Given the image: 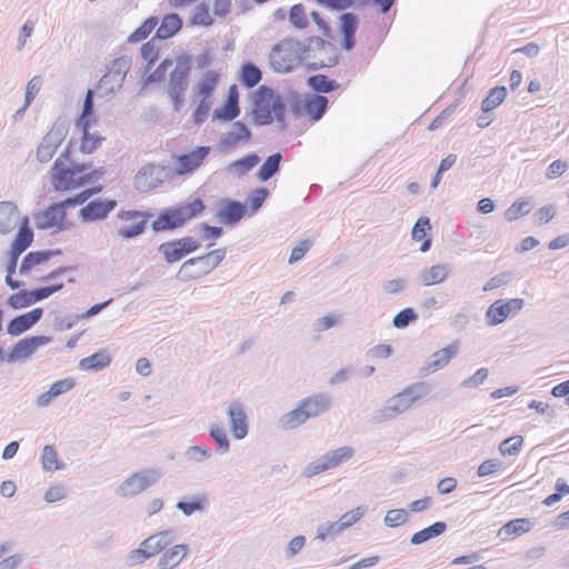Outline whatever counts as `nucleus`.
Instances as JSON below:
<instances>
[{"label": "nucleus", "instance_id": "obj_44", "mask_svg": "<svg viewBox=\"0 0 569 569\" xmlns=\"http://www.w3.org/2000/svg\"><path fill=\"white\" fill-rule=\"evenodd\" d=\"M261 78L262 73L253 62L247 61L241 66L240 81L246 88H253L261 81Z\"/></svg>", "mask_w": 569, "mask_h": 569}, {"label": "nucleus", "instance_id": "obj_33", "mask_svg": "<svg viewBox=\"0 0 569 569\" xmlns=\"http://www.w3.org/2000/svg\"><path fill=\"white\" fill-rule=\"evenodd\" d=\"M449 273L446 264H435L428 269H423L418 273V279L423 286H432L443 282Z\"/></svg>", "mask_w": 569, "mask_h": 569}, {"label": "nucleus", "instance_id": "obj_62", "mask_svg": "<svg viewBox=\"0 0 569 569\" xmlns=\"http://www.w3.org/2000/svg\"><path fill=\"white\" fill-rule=\"evenodd\" d=\"M343 530L345 529L339 523V520L336 522H327L318 526L315 539L325 540L327 537H335L341 533Z\"/></svg>", "mask_w": 569, "mask_h": 569}, {"label": "nucleus", "instance_id": "obj_23", "mask_svg": "<svg viewBox=\"0 0 569 569\" xmlns=\"http://www.w3.org/2000/svg\"><path fill=\"white\" fill-rule=\"evenodd\" d=\"M359 27V18L353 12H345L339 16V30L342 36L341 48L350 51L356 46V32Z\"/></svg>", "mask_w": 569, "mask_h": 569}, {"label": "nucleus", "instance_id": "obj_40", "mask_svg": "<svg viewBox=\"0 0 569 569\" xmlns=\"http://www.w3.org/2000/svg\"><path fill=\"white\" fill-rule=\"evenodd\" d=\"M82 137H81V144L80 150L83 153H92L96 151L99 146L101 144V141L103 140V137L98 134L97 132L91 133L89 131L90 124H86V122L82 120L80 128Z\"/></svg>", "mask_w": 569, "mask_h": 569}, {"label": "nucleus", "instance_id": "obj_22", "mask_svg": "<svg viewBox=\"0 0 569 569\" xmlns=\"http://www.w3.org/2000/svg\"><path fill=\"white\" fill-rule=\"evenodd\" d=\"M210 151L209 147H197L189 153L181 154L172 164L177 171V177L196 170Z\"/></svg>", "mask_w": 569, "mask_h": 569}, {"label": "nucleus", "instance_id": "obj_61", "mask_svg": "<svg viewBox=\"0 0 569 569\" xmlns=\"http://www.w3.org/2000/svg\"><path fill=\"white\" fill-rule=\"evenodd\" d=\"M418 319V315L412 308L400 310L392 320V325L398 329H403Z\"/></svg>", "mask_w": 569, "mask_h": 569}, {"label": "nucleus", "instance_id": "obj_56", "mask_svg": "<svg viewBox=\"0 0 569 569\" xmlns=\"http://www.w3.org/2000/svg\"><path fill=\"white\" fill-rule=\"evenodd\" d=\"M530 210L531 203L529 200L516 201L506 211V219L508 221H515L528 214Z\"/></svg>", "mask_w": 569, "mask_h": 569}, {"label": "nucleus", "instance_id": "obj_26", "mask_svg": "<svg viewBox=\"0 0 569 569\" xmlns=\"http://www.w3.org/2000/svg\"><path fill=\"white\" fill-rule=\"evenodd\" d=\"M251 136L252 133L247 124L241 121H236L232 123L231 130L220 138L219 148L222 150L231 149L242 140H250Z\"/></svg>", "mask_w": 569, "mask_h": 569}, {"label": "nucleus", "instance_id": "obj_2", "mask_svg": "<svg viewBox=\"0 0 569 569\" xmlns=\"http://www.w3.org/2000/svg\"><path fill=\"white\" fill-rule=\"evenodd\" d=\"M204 208L203 201L198 198L189 203L164 209L152 221L151 229L154 232L174 230L200 214Z\"/></svg>", "mask_w": 569, "mask_h": 569}, {"label": "nucleus", "instance_id": "obj_19", "mask_svg": "<svg viewBox=\"0 0 569 569\" xmlns=\"http://www.w3.org/2000/svg\"><path fill=\"white\" fill-rule=\"evenodd\" d=\"M114 199H96L88 202L79 210V217L83 222L103 220L117 207Z\"/></svg>", "mask_w": 569, "mask_h": 569}, {"label": "nucleus", "instance_id": "obj_39", "mask_svg": "<svg viewBox=\"0 0 569 569\" xmlns=\"http://www.w3.org/2000/svg\"><path fill=\"white\" fill-rule=\"evenodd\" d=\"M447 529L446 522L437 521L429 527L421 529L413 533L410 538L412 545H420L427 542L430 539L441 536Z\"/></svg>", "mask_w": 569, "mask_h": 569}, {"label": "nucleus", "instance_id": "obj_46", "mask_svg": "<svg viewBox=\"0 0 569 569\" xmlns=\"http://www.w3.org/2000/svg\"><path fill=\"white\" fill-rule=\"evenodd\" d=\"M507 97V88L503 86L495 87L481 102V110L488 113L500 106Z\"/></svg>", "mask_w": 569, "mask_h": 569}, {"label": "nucleus", "instance_id": "obj_38", "mask_svg": "<svg viewBox=\"0 0 569 569\" xmlns=\"http://www.w3.org/2000/svg\"><path fill=\"white\" fill-rule=\"evenodd\" d=\"M281 161L282 154L280 152H276L267 157L257 172V178L262 182L271 179L276 173L279 172Z\"/></svg>", "mask_w": 569, "mask_h": 569}, {"label": "nucleus", "instance_id": "obj_57", "mask_svg": "<svg viewBox=\"0 0 569 569\" xmlns=\"http://www.w3.org/2000/svg\"><path fill=\"white\" fill-rule=\"evenodd\" d=\"M172 63L173 61L170 58L162 60L159 66L144 78L143 84L149 86L162 81L166 77L167 70L172 66Z\"/></svg>", "mask_w": 569, "mask_h": 569}, {"label": "nucleus", "instance_id": "obj_1", "mask_svg": "<svg viewBox=\"0 0 569 569\" xmlns=\"http://www.w3.org/2000/svg\"><path fill=\"white\" fill-rule=\"evenodd\" d=\"M430 390V386L422 381L407 386L385 402L383 407L373 415V422L381 423L396 418L409 409L416 400L428 395Z\"/></svg>", "mask_w": 569, "mask_h": 569}, {"label": "nucleus", "instance_id": "obj_28", "mask_svg": "<svg viewBox=\"0 0 569 569\" xmlns=\"http://www.w3.org/2000/svg\"><path fill=\"white\" fill-rule=\"evenodd\" d=\"M458 346L456 342L450 343L441 350L436 351L431 355V357L426 361L425 366L421 368V371L425 372H435L441 368H443L450 359L457 353Z\"/></svg>", "mask_w": 569, "mask_h": 569}, {"label": "nucleus", "instance_id": "obj_60", "mask_svg": "<svg viewBox=\"0 0 569 569\" xmlns=\"http://www.w3.org/2000/svg\"><path fill=\"white\" fill-rule=\"evenodd\" d=\"M210 436L218 445V451L220 453H226L229 451L230 442L227 436L224 428L220 426H211Z\"/></svg>", "mask_w": 569, "mask_h": 569}, {"label": "nucleus", "instance_id": "obj_18", "mask_svg": "<svg viewBox=\"0 0 569 569\" xmlns=\"http://www.w3.org/2000/svg\"><path fill=\"white\" fill-rule=\"evenodd\" d=\"M67 204L64 201L50 204L46 210L34 216V222L38 229H50L58 227L63 230L61 222L66 219Z\"/></svg>", "mask_w": 569, "mask_h": 569}, {"label": "nucleus", "instance_id": "obj_63", "mask_svg": "<svg viewBox=\"0 0 569 569\" xmlns=\"http://www.w3.org/2000/svg\"><path fill=\"white\" fill-rule=\"evenodd\" d=\"M29 290H20L8 299V305L13 309L27 308L33 305Z\"/></svg>", "mask_w": 569, "mask_h": 569}, {"label": "nucleus", "instance_id": "obj_34", "mask_svg": "<svg viewBox=\"0 0 569 569\" xmlns=\"http://www.w3.org/2000/svg\"><path fill=\"white\" fill-rule=\"evenodd\" d=\"M111 362V357L107 349H101L93 355L86 357L79 361V369L86 371H99L108 367Z\"/></svg>", "mask_w": 569, "mask_h": 569}, {"label": "nucleus", "instance_id": "obj_9", "mask_svg": "<svg viewBox=\"0 0 569 569\" xmlns=\"http://www.w3.org/2000/svg\"><path fill=\"white\" fill-rule=\"evenodd\" d=\"M353 455L355 449L350 446H343L335 450L327 451L316 460L308 463L302 471V476L305 478H312L321 472L337 468L351 459Z\"/></svg>", "mask_w": 569, "mask_h": 569}, {"label": "nucleus", "instance_id": "obj_47", "mask_svg": "<svg viewBox=\"0 0 569 569\" xmlns=\"http://www.w3.org/2000/svg\"><path fill=\"white\" fill-rule=\"evenodd\" d=\"M307 84L316 92L328 93L335 91L339 83L325 74H315L308 78Z\"/></svg>", "mask_w": 569, "mask_h": 569}, {"label": "nucleus", "instance_id": "obj_10", "mask_svg": "<svg viewBox=\"0 0 569 569\" xmlns=\"http://www.w3.org/2000/svg\"><path fill=\"white\" fill-rule=\"evenodd\" d=\"M131 60L128 57H119L112 61L107 74L99 81V90L102 97H112L122 88L126 76L130 69Z\"/></svg>", "mask_w": 569, "mask_h": 569}, {"label": "nucleus", "instance_id": "obj_11", "mask_svg": "<svg viewBox=\"0 0 569 569\" xmlns=\"http://www.w3.org/2000/svg\"><path fill=\"white\" fill-rule=\"evenodd\" d=\"M159 469H147L138 471L126 478L117 489L120 497H133L153 486L161 478Z\"/></svg>", "mask_w": 569, "mask_h": 569}, {"label": "nucleus", "instance_id": "obj_12", "mask_svg": "<svg viewBox=\"0 0 569 569\" xmlns=\"http://www.w3.org/2000/svg\"><path fill=\"white\" fill-rule=\"evenodd\" d=\"M200 242L192 237H183L161 243L158 251L163 254L167 263H174L182 260L188 254L197 251Z\"/></svg>", "mask_w": 569, "mask_h": 569}, {"label": "nucleus", "instance_id": "obj_43", "mask_svg": "<svg viewBox=\"0 0 569 569\" xmlns=\"http://www.w3.org/2000/svg\"><path fill=\"white\" fill-rule=\"evenodd\" d=\"M218 81L219 76L217 72L212 70L204 72L196 87L197 96L200 98L210 99L218 84Z\"/></svg>", "mask_w": 569, "mask_h": 569}, {"label": "nucleus", "instance_id": "obj_49", "mask_svg": "<svg viewBox=\"0 0 569 569\" xmlns=\"http://www.w3.org/2000/svg\"><path fill=\"white\" fill-rule=\"evenodd\" d=\"M41 465L44 471L63 469V463L59 460L56 449L47 445L44 446L41 455Z\"/></svg>", "mask_w": 569, "mask_h": 569}, {"label": "nucleus", "instance_id": "obj_8", "mask_svg": "<svg viewBox=\"0 0 569 569\" xmlns=\"http://www.w3.org/2000/svg\"><path fill=\"white\" fill-rule=\"evenodd\" d=\"M288 104L295 117L307 114L311 120H320L327 111L328 98L321 94L302 97L296 91H288Z\"/></svg>", "mask_w": 569, "mask_h": 569}, {"label": "nucleus", "instance_id": "obj_17", "mask_svg": "<svg viewBox=\"0 0 569 569\" xmlns=\"http://www.w3.org/2000/svg\"><path fill=\"white\" fill-rule=\"evenodd\" d=\"M247 213V206L238 200L224 198L219 201L216 212L217 219L226 224L236 226Z\"/></svg>", "mask_w": 569, "mask_h": 569}, {"label": "nucleus", "instance_id": "obj_5", "mask_svg": "<svg viewBox=\"0 0 569 569\" xmlns=\"http://www.w3.org/2000/svg\"><path fill=\"white\" fill-rule=\"evenodd\" d=\"M190 72L191 57L183 53L177 58L176 67L169 73V81L166 88L174 111H179L183 104V94L189 86Z\"/></svg>", "mask_w": 569, "mask_h": 569}, {"label": "nucleus", "instance_id": "obj_4", "mask_svg": "<svg viewBox=\"0 0 569 569\" xmlns=\"http://www.w3.org/2000/svg\"><path fill=\"white\" fill-rule=\"evenodd\" d=\"M302 42L293 38H284L277 43L270 54L269 62L276 72L287 73L305 63Z\"/></svg>", "mask_w": 569, "mask_h": 569}, {"label": "nucleus", "instance_id": "obj_27", "mask_svg": "<svg viewBox=\"0 0 569 569\" xmlns=\"http://www.w3.org/2000/svg\"><path fill=\"white\" fill-rule=\"evenodd\" d=\"M206 266L203 256L191 258L181 264L177 278L181 281L197 279L210 272L209 269L204 268Z\"/></svg>", "mask_w": 569, "mask_h": 569}, {"label": "nucleus", "instance_id": "obj_21", "mask_svg": "<svg viewBox=\"0 0 569 569\" xmlns=\"http://www.w3.org/2000/svg\"><path fill=\"white\" fill-rule=\"evenodd\" d=\"M308 419H313L328 412L332 406V398L326 392H317L299 401Z\"/></svg>", "mask_w": 569, "mask_h": 569}, {"label": "nucleus", "instance_id": "obj_41", "mask_svg": "<svg viewBox=\"0 0 569 569\" xmlns=\"http://www.w3.org/2000/svg\"><path fill=\"white\" fill-rule=\"evenodd\" d=\"M259 162L260 157L257 153H249L231 162L228 167V171L240 178L252 170Z\"/></svg>", "mask_w": 569, "mask_h": 569}, {"label": "nucleus", "instance_id": "obj_36", "mask_svg": "<svg viewBox=\"0 0 569 569\" xmlns=\"http://www.w3.org/2000/svg\"><path fill=\"white\" fill-rule=\"evenodd\" d=\"M308 420L307 413L298 402L297 407L286 413H283L278 420V427L283 430H292Z\"/></svg>", "mask_w": 569, "mask_h": 569}, {"label": "nucleus", "instance_id": "obj_3", "mask_svg": "<svg viewBox=\"0 0 569 569\" xmlns=\"http://www.w3.org/2000/svg\"><path fill=\"white\" fill-rule=\"evenodd\" d=\"M303 46L305 64L308 70L333 67L339 61L337 47L320 37H309Z\"/></svg>", "mask_w": 569, "mask_h": 569}, {"label": "nucleus", "instance_id": "obj_53", "mask_svg": "<svg viewBox=\"0 0 569 569\" xmlns=\"http://www.w3.org/2000/svg\"><path fill=\"white\" fill-rule=\"evenodd\" d=\"M193 26L209 27L213 23V18L210 14L209 4L201 2L196 7L194 13L191 18Z\"/></svg>", "mask_w": 569, "mask_h": 569}, {"label": "nucleus", "instance_id": "obj_58", "mask_svg": "<svg viewBox=\"0 0 569 569\" xmlns=\"http://www.w3.org/2000/svg\"><path fill=\"white\" fill-rule=\"evenodd\" d=\"M268 196L269 190L267 188H258L247 198L244 204H249L250 214H254L262 207Z\"/></svg>", "mask_w": 569, "mask_h": 569}, {"label": "nucleus", "instance_id": "obj_35", "mask_svg": "<svg viewBox=\"0 0 569 569\" xmlns=\"http://www.w3.org/2000/svg\"><path fill=\"white\" fill-rule=\"evenodd\" d=\"M188 551L187 545H176L162 553L158 561L160 569H173L186 557Z\"/></svg>", "mask_w": 569, "mask_h": 569}, {"label": "nucleus", "instance_id": "obj_42", "mask_svg": "<svg viewBox=\"0 0 569 569\" xmlns=\"http://www.w3.org/2000/svg\"><path fill=\"white\" fill-rule=\"evenodd\" d=\"M208 507V498L204 495H198L190 500H179L176 508L184 516L189 517L197 511H203Z\"/></svg>", "mask_w": 569, "mask_h": 569}, {"label": "nucleus", "instance_id": "obj_14", "mask_svg": "<svg viewBox=\"0 0 569 569\" xmlns=\"http://www.w3.org/2000/svg\"><path fill=\"white\" fill-rule=\"evenodd\" d=\"M273 99V90L267 86H260L256 93L252 110L253 120L257 126H268L273 122L271 114V103Z\"/></svg>", "mask_w": 569, "mask_h": 569}, {"label": "nucleus", "instance_id": "obj_24", "mask_svg": "<svg viewBox=\"0 0 569 569\" xmlns=\"http://www.w3.org/2000/svg\"><path fill=\"white\" fill-rule=\"evenodd\" d=\"M42 308H34L29 312L14 317L7 326V333L10 336L22 335L38 323L42 318Z\"/></svg>", "mask_w": 569, "mask_h": 569}, {"label": "nucleus", "instance_id": "obj_31", "mask_svg": "<svg viewBox=\"0 0 569 569\" xmlns=\"http://www.w3.org/2000/svg\"><path fill=\"white\" fill-rule=\"evenodd\" d=\"M61 250L32 251L24 256L19 268L20 274H27L34 266L48 261L51 257L60 254Z\"/></svg>", "mask_w": 569, "mask_h": 569}, {"label": "nucleus", "instance_id": "obj_16", "mask_svg": "<svg viewBox=\"0 0 569 569\" xmlns=\"http://www.w3.org/2000/svg\"><path fill=\"white\" fill-rule=\"evenodd\" d=\"M52 338L48 336H32L19 340L8 352L6 361L9 363L16 361H26L29 359L38 348L51 342Z\"/></svg>", "mask_w": 569, "mask_h": 569}, {"label": "nucleus", "instance_id": "obj_15", "mask_svg": "<svg viewBox=\"0 0 569 569\" xmlns=\"http://www.w3.org/2000/svg\"><path fill=\"white\" fill-rule=\"evenodd\" d=\"M66 134L67 128L64 127V124L54 123L38 146L36 154L37 159L42 163L50 161L58 147L64 140Z\"/></svg>", "mask_w": 569, "mask_h": 569}, {"label": "nucleus", "instance_id": "obj_50", "mask_svg": "<svg viewBox=\"0 0 569 569\" xmlns=\"http://www.w3.org/2000/svg\"><path fill=\"white\" fill-rule=\"evenodd\" d=\"M240 113L239 103H233L232 100H226L221 108H217L212 113L213 120L232 121Z\"/></svg>", "mask_w": 569, "mask_h": 569}, {"label": "nucleus", "instance_id": "obj_25", "mask_svg": "<svg viewBox=\"0 0 569 569\" xmlns=\"http://www.w3.org/2000/svg\"><path fill=\"white\" fill-rule=\"evenodd\" d=\"M177 538V532L173 529L163 530L144 539L141 545L146 549L149 558L162 551Z\"/></svg>", "mask_w": 569, "mask_h": 569}, {"label": "nucleus", "instance_id": "obj_52", "mask_svg": "<svg viewBox=\"0 0 569 569\" xmlns=\"http://www.w3.org/2000/svg\"><path fill=\"white\" fill-rule=\"evenodd\" d=\"M289 22L297 29H305L309 24V20L305 12V7L301 3H297L291 7L288 13Z\"/></svg>", "mask_w": 569, "mask_h": 569}, {"label": "nucleus", "instance_id": "obj_45", "mask_svg": "<svg viewBox=\"0 0 569 569\" xmlns=\"http://www.w3.org/2000/svg\"><path fill=\"white\" fill-rule=\"evenodd\" d=\"M288 104V92L286 96L274 94L271 103V114L273 120L276 119L281 130L287 129V122L284 118L286 109Z\"/></svg>", "mask_w": 569, "mask_h": 569}, {"label": "nucleus", "instance_id": "obj_30", "mask_svg": "<svg viewBox=\"0 0 569 569\" xmlns=\"http://www.w3.org/2000/svg\"><path fill=\"white\" fill-rule=\"evenodd\" d=\"M33 236L34 234L30 227L29 217L24 216L20 221V226L11 244V249L23 253L31 246Z\"/></svg>", "mask_w": 569, "mask_h": 569}, {"label": "nucleus", "instance_id": "obj_48", "mask_svg": "<svg viewBox=\"0 0 569 569\" xmlns=\"http://www.w3.org/2000/svg\"><path fill=\"white\" fill-rule=\"evenodd\" d=\"M104 173V168L100 167L80 177H77V174H72L71 179H67V182L71 184L68 187V190L77 189L88 183H93L98 181L100 178H102Z\"/></svg>", "mask_w": 569, "mask_h": 569}, {"label": "nucleus", "instance_id": "obj_29", "mask_svg": "<svg viewBox=\"0 0 569 569\" xmlns=\"http://www.w3.org/2000/svg\"><path fill=\"white\" fill-rule=\"evenodd\" d=\"M19 221L18 207L11 201L0 202V233L7 234L16 229Z\"/></svg>", "mask_w": 569, "mask_h": 569}, {"label": "nucleus", "instance_id": "obj_51", "mask_svg": "<svg viewBox=\"0 0 569 569\" xmlns=\"http://www.w3.org/2000/svg\"><path fill=\"white\" fill-rule=\"evenodd\" d=\"M158 22L157 17L147 18L143 23L129 36L128 42L134 43L144 40L157 27Z\"/></svg>", "mask_w": 569, "mask_h": 569}, {"label": "nucleus", "instance_id": "obj_37", "mask_svg": "<svg viewBox=\"0 0 569 569\" xmlns=\"http://www.w3.org/2000/svg\"><path fill=\"white\" fill-rule=\"evenodd\" d=\"M532 522L527 518H517L508 521L499 529V536L502 540L509 539L511 536H520L530 531Z\"/></svg>", "mask_w": 569, "mask_h": 569}, {"label": "nucleus", "instance_id": "obj_64", "mask_svg": "<svg viewBox=\"0 0 569 569\" xmlns=\"http://www.w3.org/2000/svg\"><path fill=\"white\" fill-rule=\"evenodd\" d=\"M488 373L489 371L487 368H480L476 371L475 375L463 379L459 386L465 389L477 388L485 382V380L488 378Z\"/></svg>", "mask_w": 569, "mask_h": 569}, {"label": "nucleus", "instance_id": "obj_13", "mask_svg": "<svg viewBox=\"0 0 569 569\" xmlns=\"http://www.w3.org/2000/svg\"><path fill=\"white\" fill-rule=\"evenodd\" d=\"M525 300L521 298H513L509 300H496L489 306L486 311V321L488 326H498L506 321L510 313H516L522 310Z\"/></svg>", "mask_w": 569, "mask_h": 569}, {"label": "nucleus", "instance_id": "obj_7", "mask_svg": "<svg viewBox=\"0 0 569 569\" xmlns=\"http://www.w3.org/2000/svg\"><path fill=\"white\" fill-rule=\"evenodd\" d=\"M72 150L71 141L66 146L64 150L56 159L51 169L52 186L58 191H67L71 186L67 179H71L72 174L84 172L91 168L90 163H77L70 159Z\"/></svg>", "mask_w": 569, "mask_h": 569}, {"label": "nucleus", "instance_id": "obj_55", "mask_svg": "<svg viewBox=\"0 0 569 569\" xmlns=\"http://www.w3.org/2000/svg\"><path fill=\"white\" fill-rule=\"evenodd\" d=\"M523 446V438L521 436H512L505 439L499 445V451L502 456H515Z\"/></svg>", "mask_w": 569, "mask_h": 569}, {"label": "nucleus", "instance_id": "obj_59", "mask_svg": "<svg viewBox=\"0 0 569 569\" xmlns=\"http://www.w3.org/2000/svg\"><path fill=\"white\" fill-rule=\"evenodd\" d=\"M408 518H409V513L407 510L391 509V510L387 511L383 522L387 527L395 528V527L406 523L408 521Z\"/></svg>", "mask_w": 569, "mask_h": 569}, {"label": "nucleus", "instance_id": "obj_54", "mask_svg": "<svg viewBox=\"0 0 569 569\" xmlns=\"http://www.w3.org/2000/svg\"><path fill=\"white\" fill-rule=\"evenodd\" d=\"M188 461L200 463L212 457V450L203 446H190L184 452Z\"/></svg>", "mask_w": 569, "mask_h": 569}, {"label": "nucleus", "instance_id": "obj_20", "mask_svg": "<svg viewBox=\"0 0 569 569\" xmlns=\"http://www.w3.org/2000/svg\"><path fill=\"white\" fill-rule=\"evenodd\" d=\"M230 432L234 439L241 440L248 435V420L243 406L232 401L227 409Z\"/></svg>", "mask_w": 569, "mask_h": 569}, {"label": "nucleus", "instance_id": "obj_6", "mask_svg": "<svg viewBox=\"0 0 569 569\" xmlns=\"http://www.w3.org/2000/svg\"><path fill=\"white\" fill-rule=\"evenodd\" d=\"M176 177L177 171L170 162L148 163L134 176L133 186L139 192H149Z\"/></svg>", "mask_w": 569, "mask_h": 569}, {"label": "nucleus", "instance_id": "obj_32", "mask_svg": "<svg viewBox=\"0 0 569 569\" xmlns=\"http://www.w3.org/2000/svg\"><path fill=\"white\" fill-rule=\"evenodd\" d=\"M182 27V19L178 13H169L163 17L157 29L154 38L167 40L173 37Z\"/></svg>", "mask_w": 569, "mask_h": 569}]
</instances>
